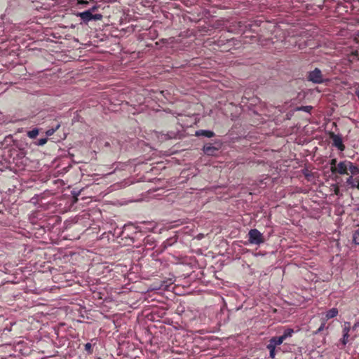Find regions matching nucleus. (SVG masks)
<instances>
[{"mask_svg":"<svg viewBox=\"0 0 359 359\" xmlns=\"http://www.w3.org/2000/svg\"><path fill=\"white\" fill-rule=\"evenodd\" d=\"M248 241L250 244L259 245L264 243L265 240L262 233L259 230L252 229L248 232Z\"/></svg>","mask_w":359,"mask_h":359,"instance_id":"nucleus-1","label":"nucleus"},{"mask_svg":"<svg viewBox=\"0 0 359 359\" xmlns=\"http://www.w3.org/2000/svg\"><path fill=\"white\" fill-rule=\"evenodd\" d=\"M76 16L80 17L84 23H88L92 20H101L103 17L102 14H92L90 11H88L78 13Z\"/></svg>","mask_w":359,"mask_h":359,"instance_id":"nucleus-2","label":"nucleus"},{"mask_svg":"<svg viewBox=\"0 0 359 359\" xmlns=\"http://www.w3.org/2000/svg\"><path fill=\"white\" fill-rule=\"evenodd\" d=\"M308 80L314 83H322L323 77L321 71L318 68H315L314 70L309 72Z\"/></svg>","mask_w":359,"mask_h":359,"instance_id":"nucleus-3","label":"nucleus"},{"mask_svg":"<svg viewBox=\"0 0 359 359\" xmlns=\"http://www.w3.org/2000/svg\"><path fill=\"white\" fill-rule=\"evenodd\" d=\"M351 330V323L349 322H344L343 325V336L340 341L343 346H346L348 342L349 339V332Z\"/></svg>","mask_w":359,"mask_h":359,"instance_id":"nucleus-4","label":"nucleus"},{"mask_svg":"<svg viewBox=\"0 0 359 359\" xmlns=\"http://www.w3.org/2000/svg\"><path fill=\"white\" fill-rule=\"evenodd\" d=\"M348 161H341L334 168V174L348 175Z\"/></svg>","mask_w":359,"mask_h":359,"instance_id":"nucleus-5","label":"nucleus"},{"mask_svg":"<svg viewBox=\"0 0 359 359\" xmlns=\"http://www.w3.org/2000/svg\"><path fill=\"white\" fill-rule=\"evenodd\" d=\"M332 139L333 141V145L336 147L339 150L343 151L345 149V146L343 144V141L341 137L339 135L332 134Z\"/></svg>","mask_w":359,"mask_h":359,"instance_id":"nucleus-6","label":"nucleus"},{"mask_svg":"<svg viewBox=\"0 0 359 359\" xmlns=\"http://www.w3.org/2000/svg\"><path fill=\"white\" fill-rule=\"evenodd\" d=\"M283 337H271L269 341V344L266 346H273L274 348H276L278 346L281 345L283 342Z\"/></svg>","mask_w":359,"mask_h":359,"instance_id":"nucleus-7","label":"nucleus"},{"mask_svg":"<svg viewBox=\"0 0 359 359\" xmlns=\"http://www.w3.org/2000/svg\"><path fill=\"white\" fill-rule=\"evenodd\" d=\"M203 150L205 154L208 156H214L218 149L211 144H207L203 147Z\"/></svg>","mask_w":359,"mask_h":359,"instance_id":"nucleus-8","label":"nucleus"},{"mask_svg":"<svg viewBox=\"0 0 359 359\" xmlns=\"http://www.w3.org/2000/svg\"><path fill=\"white\" fill-rule=\"evenodd\" d=\"M347 166L348 170H349L353 175L359 174V168L353 163L348 161Z\"/></svg>","mask_w":359,"mask_h":359,"instance_id":"nucleus-9","label":"nucleus"},{"mask_svg":"<svg viewBox=\"0 0 359 359\" xmlns=\"http://www.w3.org/2000/svg\"><path fill=\"white\" fill-rule=\"evenodd\" d=\"M338 309L337 308L330 309L326 312L325 320L336 317L338 315Z\"/></svg>","mask_w":359,"mask_h":359,"instance_id":"nucleus-10","label":"nucleus"},{"mask_svg":"<svg viewBox=\"0 0 359 359\" xmlns=\"http://www.w3.org/2000/svg\"><path fill=\"white\" fill-rule=\"evenodd\" d=\"M196 135L199 136V135H202V136H205V137H212L215 136V133L214 132L211 131V130H198L196 131Z\"/></svg>","mask_w":359,"mask_h":359,"instance_id":"nucleus-11","label":"nucleus"},{"mask_svg":"<svg viewBox=\"0 0 359 359\" xmlns=\"http://www.w3.org/2000/svg\"><path fill=\"white\" fill-rule=\"evenodd\" d=\"M358 180L353 177V176H350L346 179V183L351 188L354 189L356 187Z\"/></svg>","mask_w":359,"mask_h":359,"instance_id":"nucleus-12","label":"nucleus"},{"mask_svg":"<svg viewBox=\"0 0 359 359\" xmlns=\"http://www.w3.org/2000/svg\"><path fill=\"white\" fill-rule=\"evenodd\" d=\"M293 333L294 330L292 329L287 328L284 331L283 334L280 336V337H283V341H285L287 338L291 337Z\"/></svg>","mask_w":359,"mask_h":359,"instance_id":"nucleus-13","label":"nucleus"},{"mask_svg":"<svg viewBox=\"0 0 359 359\" xmlns=\"http://www.w3.org/2000/svg\"><path fill=\"white\" fill-rule=\"evenodd\" d=\"M39 129L34 128L33 130L28 131L27 135L31 139H34L39 135Z\"/></svg>","mask_w":359,"mask_h":359,"instance_id":"nucleus-14","label":"nucleus"},{"mask_svg":"<svg viewBox=\"0 0 359 359\" xmlns=\"http://www.w3.org/2000/svg\"><path fill=\"white\" fill-rule=\"evenodd\" d=\"M266 348L269 351L270 358L274 359L276 357V348H274L273 346L272 347L271 346H266Z\"/></svg>","mask_w":359,"mask_h":359,"instance_id":"nucleus-15","label":"nucleus"},{"mask_svg":"<svg viewBox=\"0 0 359 359\" xmlns=\"http://www.w3.org/2000/svg\"><path fill=\"white\" fill-rule=\"evenodd\" d=\"M84 350L88 354H92L93 352V346L90 343H87L84 345Z\"/></svg>","mask_w":359,"mask_h":359,"instance_id":"nucleus-16","label":"nucleus"},{"mask_svg":"<svg viewBox=\"0 0 359 359\" xmlns=\"http://www.w3.org/2000/svg\"><path fill=\"white\" fill-rule=\"evenodd\" d=\"M60 124H57L55 128H52L48 129L46 132V135L47 136L53 135L55 133V132L60 128Z\"/></svg>","mask_w":359,"mask_h":359,"instance_id":"nucleus-17","label":"nucleus"},{"mask_svg":"<svg viewBox=\"0 0 359 359\" xmlns=\"http://www.w3.org/2000/svg\"><path fill=\"white\" fill-rule=\"evenodd\" d=\"M337 163V159H336V158H333V159H332V160L330 161V166H331V168H330V170H331V172H332L333 174H334V167H337V164H338V163Z\"/></svg>","mask_w":359,"mask_h":359,"instance_id":"nucleus-18","label":"nucleus"},{"mask_svg":"<svg viewBox=\"0 0 359 359\" xmlns=\"http://www.w3.org/2000/svg\"><path fill=\"white\" fill-rule=\"evenodd\" d=\"M353 241L355 244L359 245V228L355 231L353 235Z\"/></svg>","mask_w":359,"mask_h":359,"instance_id":"nucleus-19","label":"nucleus"},{"mask_svg":"<svg viewBox=\"0 0 359 359\" xmlns=\"http://www.w3.org/2000/svg\"><path fill=\"white\" fill-rule=\"evenodd\" d=\"M48 142V138H41L38 140V142L36 143V145L39 146H43Z\"/></svg>","mask_w":359,"mask_h":359,"instance_id":"nucleus-20","label":"nucleus"},{"mask_svg":"<svg viewBox=\"0 0 359 359\" xmlns=\"http://www.w3.org/2000/svg\"><path fill=\"white\" fill-rule=\"evenodd\" d=\"M358 55H359V54H358V50H353V51H352V52L351 53V54L349 55V56H348V57H358V60H359Z\"/></svg>","mask_w":359,"mask_h":359,"instance_id":"nucleus-21","label":"nucleus"},{"mask_svg":"<svg viewBox=\"0 0 359 359\" xmlns=\"http://www.w3.org/2000/svg\"><path fill=\"white\" fill-rule=\"evenodd\" d=\"M325 321L326 320H323V322L321 323V325L320 326V327L318 329V332H320L321 331H323L325 327Z\"/></svg>","mask_w":359,"mask_h":359,"instance_id":"nucleus-22","label":"nucleus"},{"mask_svg":"<svg viewBox=\"0 0 359 359\" xmlns=\"http://www.w3.org/2000/svg\"><path fill=\"white\" fill-rule=\"evenodd\" d=\"M97 10L96 6H93L91 8L87 10L88 11H90L92 14Z\"/></svg>","mask_w":359,"mask_h":359,"instance_id":"nucleus-23","label":"nucleus"},{"mask_svg":"<svg viewBox=\"0 0 359 359\" xmlns=\"http://www.w3.org/2000/svg\"><path fill=\"white\" fill-rule=\"evenodd\" d=\"M355 93L356 96L358 97V98L359 100V89H356Z\"/></svg>","mask_w":359,"mask_h":359,"instance_id":"nucleus-24","label":"nucleus"},{"mask_svg":"<svg viewBox=\"0 0 359 359\" xmlns=\"http://www.w3.org/2000/svg\"><path fill=\"white\" fill-rule=\"evenodd\" d=\"M79 4H87V2H86V1H79Z\"/></svg>","mask_w":359,"mask_h":359,"instance_id":"nucleus-25","label":"nucleus"},{"mask_svg":"<svg viewBox=\"0 0 359 359\" xmlns=\"http://www.w3.org/2000/svg\"><path fill=\"white\" fill-rule=\"evenodd\" d=\"M355 188H357L358 189H359V180H358V182H357V184H356Z\"/></svg>","mask_w":359,"mask_h":359,"instance_id":"nucleus-26","label":"nucleus"},{"mask_svg":"<svg viewBox=\"0 0 359 359\" xmlns=\"http://www.w3.org/2000/svg\"><path fill=\"white\" fill-rule=\"evenodd\" d=\"M348 60L350 61V62H353V60H351V58H349Z\"/></svg>","mask_w":359,"mask_h":359,"instance_id":"nucleus-27","label":"nucleus"}]
</instances>
